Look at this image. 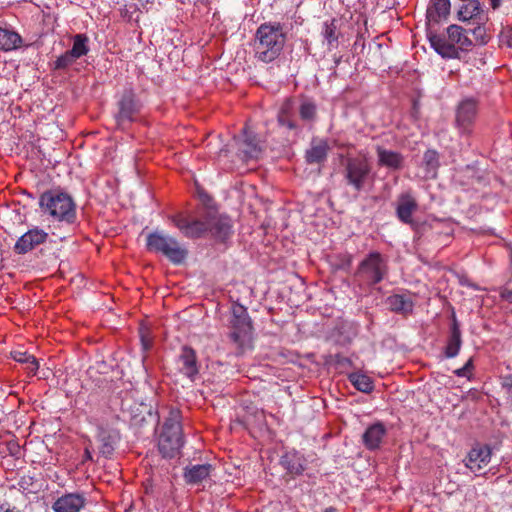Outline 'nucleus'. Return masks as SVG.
I'll use <instances>...</instances> for the list:
<instances>
[{
	"label": "nucleus",
	"instance_id": "a211bd4d",
	"mask_svg": "<svg viewBox=\"0 0 512 512\" xmlns=\"http://www.w3.org/2000/svg\"><path fill=\"white\" fill-rule=\"evenodd\" d=\"M462 345V334L460 323L456 318V314L452 311L449 333L444 347V356L446 358H454L459 354Z\"/></svg>",
	"mask_w": 512,
	"mask_h": 512
},
{
	"label": "nucleus",
	"instance_id": "f704fd0d",
	"mask_svg": "<svg viewBox=\"0 0 512 512\" xmlns=\"http://www.w3.org/2000/svg\"><path fill=\"white\" fill-rule=\"evenodd\" d=\"M78 58L67 50L64 54L59 56L53 63L54 70H65L76 62Z\"/></svg>",
	"mask_w": 512,
	"mask_h": 512
},
{
	"label": "nucleus",
	"instance_id": "9d476101",
	"mask_svg": "<svg viewBox=\"0 0 512 512\" xmlns=\"http://www.w3.org/2000/svg\"><path fill=\"white\" fill-rule=\"evenodd\" d=\"M142 103L132 87L125 88L117 101L115 114L116 125L121 130H127L132 123L138 121Z\"/></svg>",
	"mask_w": 512,
	"mask_h": 512
},
{
	"label": "nucleus",
	"instance_id": "20e7f679",
	"mask_svg": "<svg viewBox=\"0 0 512 512\" xmlns=\"http://www.w3.org/2000/svg\"><path fill=\"white\" fill-rule=\"evenodd\" d=\"M389 274L388 257L379 251H370L357 265L352 279L361 291H369Z\"/></svg>",
	"mask_w": 512,
	"mask_h": 512
},
{
	"label": "nucleus",
	"instance_id": "c03bdc74",
	"mask_svg": "<svg viewBox=\"0 0 512 512\" xmlns=\"http://www.w3.org/2000/svg\"><path fill=\"white\" fill-rule=\"evenodd\" d=\"M26 365V370L28 374L35 375L37 373L39 369V363L35 357L32 360H29V362Z\"/></svg>",
	"mask_w": 512,
	"mask_h": 512
},
{
	"label": "nucleus",
	"instance_id": "393cba45",
	"mask_svg": "<svg viewBox=\"0 0 512 512\" xmlns=\"http://www.w3.org/2000/svg\"><path fill=\"white\" fill-rule=\"evenodd\" d=\"M330 150L327 140L313 139L311 146L305 153V160L308 164H322L327 160Z\"/></svg>",
	"mask_w": 512,
	"mask_h": 512
},
{
	"label": "nucleus",
	"instance_id": "f257e3e1",
	"mask_svg": "<svg viewBox=\"0 0 512 512\" xmlns=\"http://www.w3.org/2000/svg\"><path fill=\"white\" fill-rule=\"evenodd\" d=\"M198 214L200 218L179 213L172 216L171 221L188 238H199L207 232L221 241L230 236L232 225L228 217L218 216L216 210H210L205 215L202 212Z\"/></svg>",
	"mask_w": 512,
	"mask_h": 512
},
{
	"label": "nucleus",
	"instance_id": "bb28decb",
	"mask_svg": "<svg viewBox=\"0 0 512 512\" xmlns=\"http://www.w3.org/2000/svg\"><path fill=\"white\" fill-rule=\"evenodd\" d=\"M340 24L341 20L337 18H331L323 22L321 34L328 47L336 48L338 46V40L342 35Z\"/></svg>",
	"mask_w": 512,
	"mask_h": 512
},
{
	"label": "nucleus",
	"instance_id": "6ab92c4d",
	"mask_svg": "<svg viewBox=\"0 0 512 512\" xmlns=\"http://www.w3.org/2000/svg\"><path fill=\"white\" fill-rule=\"evenodd\" d=\"M296 112H298L296 100L292 97L286 98L278 112V123L290 130H298L300 126L296 118Z\"/></svg>",
	"mask_w": 512,
	"mask_h": 512
},
{
	"label": "nucleus",
	"instance_id": "f3484780",
	"mask_svg": "<svg viewBox=\"0 0 512 512\" xmlns=\"http://www.w3.org/2000/svg\"><path fill=\"white\" fill-rule=\"evenodd\" d=\"M377 165L391 171H400L405 167V157L402 153L386 149L381 145L375 147Z\"/></svg>",
	"mask_w": 512,
	"mask_h": 512
},
{
	"label": "nucleus",
	"instance_id": "412c9836",
	"mask_svg": "<svg viewBox=\"0 0 512 512\" xmlns=\"http://www.w3.org/2000/svg\"><path fill=\"white\" fill-rule=\"evenodd\" d=\"M244 139L240 151L244 160L258 159L263 152L261 141L247 127L243 129Z\"/></svg>",
	"mask_w": 512,
	"mask_h": 512
},
{
	"label": "nucleus",
	"instance_id": "2eb2a0df",
	"mask_svg": "<svg viewBox=\"0 0 512 512\" xmlns=\"http://www.w3.org/2000/svg\"><path fill=\"white\" fill-rule=\"evenodd\" d=\"M492 449L486 444H475L465 459V466L471 471H479L486 467L491 460Z\"/></svg>",
	"mask_w": 512,
	"mask_h": 512
},
{
	"label": "nucleus",
	"instance_id": "7c9ffc66",
	"mask_svg": "<svg viewBox=\"0 0 512 512\" xmlns=\"http://www.w3.org/2000/svg\"><path fill=\"white\" fill-rule=\"evenodd\" d=\"M298 114L302 121L313 123L317 118V106L313 101L304 99L298 105Z\"/></svg>",
	"mask_w": 512,
	"mask_h": 512
},
{
	"label": "nucleus",
	"instance_id": "c85d7f7f",
	"mask_svg": "<svg viewBox=\"0 0 512 512\" xmlns=\"http://www.w3.org/2000/svg\"><path fill=\"white\" fill-rule=\"evenodd\" d=\"M100 447L99 452L105 458H111L114 453V444L119 438L118 432H109L102 429L99 433Z\"/></svg>",
	"mask_w": 512,
	"mask_h": 512
},
{
	"label": "nucleus",
	"instance_id": "2f4dec72",
	"mask_svg": "<svg viewBox=\"0 0 512 512\" xmlns=\"http://www.w3.org/2000/svg\"><path fill=\"white\" fill-rule=\"evenodd\" d=\"M88 42L89 38L86 34H76L73 36V46L69 51L78 59L82 56H86L89 52Z\"/></svg>",
	"mask_w": 512,
	"mask_h": 512
},
{
	"label": "nucleus",
	"instance_id": "473e14b6",
	"mask_svg": "<svg viewBox=\"0 0 512 512\" xmlns=\"http://www.w3.org/2000/svg\"><path fill=\"white\" fill-rule=\"evenodd\" d=\"M480 13V5L477 0L470 1L468 4L463 5L459 12V19L462 21L473 19Z\"/></svg>",
	"mask_w": 512,
	"mask_h": 512
},
{
	"label": "nucleus",
	"instance_id": "79ce46f5",
	"mask_svg": "<svg viewBox=\"0 0 512 512\" xmlns=\"http://www.w3.org/2000/svg\"><path fill=\"white\" fill-rule=\"evenodd\" d=\"M501 41L508 47H512V26H507L502 30Z\"/></svg>",
	"mask_w": 512,
	"mask_h": 512
},
{
	"label": "nucleus",
	"instance_id": "0eeeda50",
	"mask_svg": "<svg viewBox=\"0 0 512 512\" xmlns=\"http://www.w3.org/2000/svg\"><path fill=\"white\" fill-rule=\"evenodd\" d=\"M228 338L235 346L237 355H242L253 347V325L247 309L241 304L232 307Z\"/></svg>",
	"mask_w": 512,
	"mask_h": 512
},
{
	"label": "nucleus",
	"instance_id": "49530a36",
	"mask_svg": "<svg viewBox=\"0 0 512 512\" xmlns=\"http://www.w3.org/2000/svg\"><path fill=\"white\" fill-rule=\"evenodd\" d=\"M454 374L458 377H465L467 378L468 380H471L472 379V376L465 370L464 366L459 368V369H456L454 371Z\"/></svg>",
	"mask_w": 512,
	"mask_h": 512
},
{
	"label": "nucleus",
	"instance_id": "72a5a7b5",
	"mask_svg": "<svg viewBox=\"0 0 512 512\" xmlns=\"http://www.w3.org/2000/svg\"><path fill=\"white\" fill-rule=\"evenodd\" d=\"M423 163L427 172H435L439 167V154L436 150L429 149L423 155Z\"/></svg>",
	"mask_w": 512,
	"mask_h": 512
},
{
	"label": "nucleus",
	"instance_id": "c756f323",
	"mask_svg": "<svg viewBox=\"0 0 512 512\" xmlns=\"http://www.w3.org/2000/svg\"><path fill=\"white\" fill-rule=\"evenodd\" d=\"M350 383L360 392L369 394L374 390V382L371 377L361 372L348 374Z\"/></svg>",
	"mask_w": 512,
	"mask_h": 512
},
{
	"label": "nucleus",
	"instance_id": "7ed1b4c3",
	"mask_svg": "<svg viewBox=\"0 0 512 512\" xmlns=\"http://www.w3.org/2000/svg\"><path fill=\"white\" fill-rule=\"evenodd\" d=\"M286 39L284 24L280 22L262 23L255 33V57L263 63H271L281 55Z\"/></svg>",
	"mask_w": 512,
	"mask_h": 512
},
{
	"label": "nucleus",
	"instance_id": "4468645a",
	"mask_svg": "<svg viewBox=\"0 0 512 512\" xmlns=\"http://www.w3.org/2000/svg\"><path fill=\"white\" fill-rule=\"evenodd\" d=\"M86 503L87 500L83 493L67 492L58 497L51 508L54 512H80Z\"/></svg>",
	"mask_w": 512,
	"mask_h": 512
},
{
	"label": "nucleus",
	"instance_id": "864d4df0",
	"mask_svg": "<svg viewBox=\"0 0 512 512\" xmlns=\"http://www.w3.org/2000/svg\"><path fill=\"white\" fill-rule=\"evenodd\" d=\"M340 61H341V57H339V58H337V59L335 60V64H336V65H338V64L340 63Z\"/></svg>",
	"mask_w": 512,
	"mask_h": 512
},
{
	"label": "nucleus",
	"instance_id": "f8f14e48",
	"mask_svg": "<svg viewBox=\"0 0 512 512\" xmlns=\"http://www.w3.org/2000/svg\"><path fill=\"white\" fill-rule=\"evenodd\" d=\"M48 237V233L43 229L34 227L29 229L16 241L13 250L18 255H24L45 243Z\"/></svg>",
	"mask_w": 512,
	"mask_h": 512
},
{
	"label": "nucleus",
	"instance_id": "de8ad7c7",
	"mask_svg": "<svg viewBox=\"0 0 512 512\" xmlns=\"http://www.w3.org/2000/svg\"><path fill=\"white\" fill-rule=\"evenodd\" d=\"M0 512H20L16 507H11L8 503L0 504Z\"/></svg>",
	"mask_w": 512,
	"mask_h": 512
},
{
	"label": "nucleus",
	"instance_id": "8fccbe9b",
	"mask_svg": "<svg viewBox=\"0 0 512 512\" xmlns=\"http://www.w3.org/2000/svg\"><path fill=\"white\" fill-rule=\"evenodd\" d=\"M501 4V0H490V5L493 9H497Z\"/></svg>",
	"mask_w": 512,
	"mask_h": 512
},
{
	"label": "nucleus",
	"instance_id": "603ef678",
	"mask_svg": "<svg viewBox=\"0 0 512 512\" xmlns=\"http://www.w3.org/2000/svg\"><path fill=\"white\" fill-rule=\"evenodd\" d=\"M324 512H337V510L333 507H329Z\"/></svg>",
	"mask_w": 512,
	"mask_h": 512
},
{
	"label": "nucleus",
	"instance_id": "5701e85b",
	"mask_svg": "<svg viewBox=\"0 0 512 512\" xmlns=\"http://www.w3.org/2000/svg\"><path fill=\"white\" fill-rule=\"evenodd\" d=\"M213 470L211 464L188 465L184 468L183 477L187 484L198 485L206 480Z\"/></svg>",
	"mask_w": 512,
	"mask_h": 512
},
{
	"label": "nucleus",
	"instance_id": "a878e982",
	"mask_svg": "<svg viewBox=\"0 0 512 512\" xmlns=\"http://www.w3.org/2000/svg\"><path fill=\"white\" fill-rule=\"evenodd\" d=\"M450 0H430L426 17L429 22L439 23L450 14Z\"/></svg>",
	"mask_w": 512,
	"mask_h": 512
},
{
	"label": "nucleus",
	"instance_id": "58836bf2",
	"mask_svg": "<svg viewBox=\"0 0 512 512\" xmlns=\"http://www.w3.org/2000/svg\"><path fill=\"white\" fill-rule=\"evenodd\" d=\"M140 340L145 351H148L153 346V337L148 328H140Z\"/></svg>",
	"mask_w": 512,
	"mask_h": 512
},
{
	"label": "nucleus",
	"instance_id": "dca6fc26",
	"mask_svg": "<svg viewBox=\"0 0 512 512\" xmlns=\"http://www.w3.org/2000/svg\"><path fill=\"white\" fill-rule=\"evenodd\" d=\"M178 362L180 364L179 371L191 381H195L200 368L196 351L188 345L183 346L178 357Z\"/></svg>",
	"mask_w": 512,
	"mask_h": 512
},
{
	"label": "nucleus",
	"instance_id": "3c124183",
	"mask_svg": "<svg viewBox=\"0 0 512 512\" xmlns=\"http://www.w3.org/2000/svg\"><path fill=\"white\" fill-rule=\"evenodd\" d=\"M84 457L86 460H92V455L88 449H85Z\"/></svg>",
	"mask_w": 512,
	"mask_h": 512
},
{
	"label": "nucleus",
	"instance_id": "423d86ee",
	"mask_svg": "<svg viewBox=\"0 0 512 512\" xmlns=\"http://www.w3.org/2000/svg\"><path fill=\"white\" fill-rule=\"evenodd\" d=\"M468 34V28L452 24L447 28L448 39L441 35L431 34L429 41L434 50L443 58L459 59V50L467 51L472 46Z\"/></svg>",
	"mask_w": 512,
	"mask_h": 512
},
{
	"label": "nucleus",
	"instance_id": "4be33fe9",
	"mask_svg": "<svg viewBox=\"0 0 512 512\" xmlns=\"http://www.w3.org/2000/svg\"><path fill=\"white\" fill-rule=\"evenodd\" d=\"M385 303L391 312L404 317L412 314L414 308L412 298L405 294H392L386 298Z\"/></svg>",
	"mask_w": 512,
	"mask_h": 512
},
{
	"label": "nucleus",
	"instance_id": "a18cd8bd",
	"mask_svg": "<svg viewBox=\"0 0 512 512\" xmlns=\"http://www.w3.org/2000/svg\"><path fill=\"white\" fill-rule=\"evenodd\" d=\"M464 368L473 377V371L475 369L473 357L468 359V361L464 364Z\"/></svg>",
	"mask_w": 512,
	"mask_h": 512
},
{
	"label": "nucleus",
	"instance_id": "cd10ccee",
	"mask_svg": "<svg viewBox=\"0 0 512 512\" xmlns=\"http://www.w3.org/2000/svg\"><path fill=\"white\" fill-rule=\"evenodd\" d=\"M22 37L15 31L0 27V51L9 52L22 45Z\"/></svg>",
	"mask_w": 512,
	"mask_h": 512
},
{
	"label": "nucleus",
	"instance_id": "4c0bfd02",
	"mask_svg": "<svg viewBox=\"0 0 512 512\" xmlns=\"http://www.w3.org/2000/svg\"><path fill=\"white\" fill-rule=\"evenodd\" d=\"M468 31H469V33H471L473 35L475 40L477 42H479L480 44H486L490 39V36L486 32L485 26L478 24L477 26H475L473 28H468Z\"/></svg>",
	"mask_w": 512,
	"mask_h": 512
},
{
	"label": "nucleus",
	"instance_id": "ddd939ff",
	"mask_svg": "<svg viewBox=\"0 0 512 512\" xmlns=\"http://www.w3.org/2000/svg\"><path fill=\"white\" fill-rule=\"evenodd\" d=\"M418 210V203L410 193H403L398 197L396 216L404 224L410 225L415 231L418 225L413 220V214Z\"/></svg>",
	"mask_w": 512,
	"mask_h": 512
},
{
	"label": "nucleus",
	"instance_id": "c9c22d12",
	"mask_svg": "<svg viewBox=\"0 0 512 512\" xmlns=\"http://www.w3.org/2000/svg\"><path fill=\"white\" fill-rule=\"evenodd\" d=\"M18 485L23 492L37 493L40 489L37 480L31 475H24L20 478Z\"/></svg>",
	"mask_w": 512,
	"mask_h": 512
},
{
	"label": "nucleus",
	"instance_id": "e433bc0d",
	"mask_svg": "<svg viewBox=\"0 0 512 512\" xmlns=\"http://www.w3.org/2000/svg\"><path fill=\"white\" fill-rule=\"evenodd\" d=\"M353 263V256L348 252L339 253L335 257L334 266L338 270L348 272Z\"/></svg>",
	"mask_w": 512,
	"mask_h": 512
},
{
	"label": "nucleus",
	"instance_id": "1a4fd4ad",
	"mask_svg": "<svg viewBox=\"0 0 512 512\" xmlns=\"http://www.w3.org/2000/svg\"><path fill=\"white\" fill-rule=\"evenodd\" d=\"M146 248L149 252L162 254L173 264L182 263L188 254V251L175 238L161 231H154L147 235Z\"/></svg>",
	"mask_w": 512,
	"mask_h": 512
},
{
	"label": "nucleus",
	"instance_id": "09e8293b",
	"mask_svg": "<svg viewBox=\"0 0 512 512\" xmlns=\"http://www.w3.org/2000/svg\"><path fill=\"white\" fill-rule=\"evenodd\" d=\"M501 298L509 302H512V290L505 289L504 291H502Z\"/></svg>",
	"mask_w": 512,
	"mask_h": 512
},
{
	"label": "nucleus",
	"instance_id": "9b49d317",
	"mask_svg": "<svg viewBox=\"0 0 512 512\" xmlns=\"http://www.w3.org/2000/svg\"><path fill=\"white\" fill-rule=\"evenodd\" d=\"M478 115V101L465 98L459 102L455 111V126L462 135H471Z\"/></svg>",
	"mask_w": 512,
	"mask_h": 512
},
{
	"label": "nucleus",
	"instance_id": "aec40b11",
	"mask_svg": "<svg viewBox=\"0 0 512 512\" xmlns=\"http://www.w3.org/2000/svg\"><path fill=\"white\" fill-rule=\"evenodd\" d=\"M280 464L292 478L300 476L305 471L306 458L299 452L292 450L282 455Z\"/></svg>",
	"mask_w": 512,
	"mask_h": 512
},
{
	"label": "nucleus",
	"instance_id": "37998d69",
	"mask_svg": "<svg viewBox=\"0 0 512 512\" xmlns=\"http://www.w3.org/2000/svg\"><path fill=\"white\" fill-rule=\"evenodd\" d=\"M335 362L338 366L343 368H352L353 362L350 358L343 356L341 354L335 355Z\"/></svg>",
	"mask_w": 512,
	"mask_h": 512
},
{
	"label": "nucleus",
	"instance_id": "39448f33",
	"mask_svg": "<svg viewBox=\"0 0 512 512\" xmlns=\"http://www.w3.org/2000/svg\"><path fill=\"white\" fill-rule=\"evenodd\" d=\"M39 206L44 215L55 221L72 224L76 220V204L72 196L60 189L43 192L39 198Z\"/></svg>",
	"mask_w": 512,
	"mask_h": 512
},
{
	"label": "nucleus",
	"instance_id": "a19ab883",
	"mask_svg": "<svg viewBox=\"0 0 512 512\" xmlns=\"http://www.w3.org/2000/svg\"><path fill=\"white\" fill-rule=\"evenodd\" d=\"M199 197H200V200L202 202V204L205 206L206 208V211L205 213H203L204 215L206 213H208L210 210H216L213 206H212V203H213V198L207 194L206 192H201L199 193Z\"/></svg>",
	"mask_w": 512,
	"mask_h": 512
},
{
	"label": "nucleus",
	"instance_id": "f03ea898",
	"mask_svg": "<svg viewBox=\"0 0 512 512\" xmlns=\"http://www.w3.org/2000/svg\"><path fill=\"white\" fill-rule=\"evenodd\" d=\"M184 442L182 412L179 408L170 406L159 428L158 451L163 458H179Z\"/></svg>",
	"mask_w": 512,
	"mask_h": 512
},
{
	"label": "nucleus",
	"instance_id": "6e6552de",
	"mask_svg": "<svg viewBox=\"0 0 512 512\" xmlns=\"http://www.w3.org/2000/svg\"><path fill=\"white\" fill-rule=\"evenodd\" d=\"M343 178L348 186L360 192L371 178L372 166L365 155H339Z\"/></svg>",
	"mask_w": 512,
	"mask_h": 512
},
{
	"label": "nucleus",
	"instance_id": "ea45409f",
	"mask_svg": "<svg viewBox=\"0 0 512 512\" xmlns=\"http://www.w3.org/2000/svg\"><path fill=\"white\" fill-rule=\"evenodd\" d=\"M12 358L19 363L27 364L29 360L34 358L33 355L28 354L27 352L22 351H13L11 352Z\"/></svg>",
	"mask_w": 512,
	"mask_h": 512
},
{
	"label": "nucleus",
	"instance_id": "b1692460",
	"mask_svg": "<svg viewBox=\"0 0 512 512\" xmlns=\"http://www.w3.org/2000/svg\"><path fill=\"white\" fill-rule=\"evenodd\" d=\"M387 433L386 427L381 422L370 425L362 436L364 446L368 450H376L380 447Z\"/></svg>",
	"mask_w": 512,
	"mask_h": 512
}]
</instances>
